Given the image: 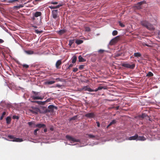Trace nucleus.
<instances>
[{"instance_id":"obj_55","label":"nucleus","mask_w":160,"mask_h":160,"mask_svg":"<svg viewBox=\"0 0 160 160\" xmlns=\"http://www.w3.org/2000/svg\"><path fill=\"white\" fill-rule=\"evenodd\" d=\"M36 3H38L39 2L41 1V0H34Z\"/></svg>"},{"instance_id":"obj_46","label":"nucleus","mask_w":160,"mask_h":160,"mask_svg":"<svg viewBox=\"0 0 160 160\" xmlns=\"http://www.w3.org/2000/svg\"><path fill=\"white\" fill-rule=\"evenodd\" d=\"M78 68H73V71L74 72H77V71H78Z\"/></svg>"},{"instance_id":"obj_6","label":"nucleus","mask_w":160,"mask_h":160,"mask_svg":"<svg viewBox=\"0 0 160 160\" xmlns=\"http://www.w3.org/2000/svg\"><path fill=\"white\" fill-rule=\"evenodd\" d=\"M122 66L127 68H129L132 69L134 68L135 66V65L134 64H130L129 63H124L122 64Z\"/></svg>"},{"instance_id":"obj_62","label":"nucleus","mask_w":160,"mask_h":160,"mask_svg":"<svg viewBox=\"0 0 160 160\" xmlns=\"http://www.w3.org/2000/svg\"><path fill=\"white\" fill-rule=\"evenodd\" d=\"M42 32H43L42 31V30L40 31H39V33H42Z\"/></svg>"},{"instance_id":"obj_25","label":"nucleus","mask_w":160,"mask_h":160,"mask_svg":"<svg viewBox=\"0 0 160 160\" xmlns=\"http://www.w3.org/2000/svg\"><path fill=\"white\" fill-rule=\"evenodd\" d=\"M84 90H85L88 91L89 92L93 91V89H92L89 88H88V87H86V88H84Z\"/></svg>"},{"instance_id":"obj_20","label":"nucleus","mask_w":160,"mask_h":160,"mask_svg":"<svg viewBox=\"0 0 160 160\" xmlns=\"http://www.w3.org/2000/svg\"><path fill=\"white\" fill-rule=\"evenodd\" d=\"M72 63H74L76 62L77 59V57L76 56H74L72 58Z\"/></svg>"},{"instance_id":"obj_41","label":"nucleus","mask_w":160,"mask_h":160,"mask_svg":"<svg viewBox=\"0 0 160 160\" xmlns=\"http://www.w3.org/2000/svg\"><path fill=\"white\" fill-rule=\"evenodd\" d=\"M119 26H120L121 27L123 28L125 27V25L121 22H119Z\"/></svg>"},{"instance_id":"obj_43","label":"nucleus","mask_w":160,"mask_h":160,"mask_svg":"<svg viewBox=\"0 0 160 160\" xmlns=\"http://www.w3.org/2000/svg\"><path fill=\"white\" fill-rule=\"evenodd\" d=\"M22 66L24 68H27L29 67V66L28 65L25 64H23Z\"/></svg>"},{"instance_id":"obj_15","label":"nucleus","mask_w":160,"mask_h":160,"mask_svg":"<svg viewBox=\"0 0 160 160\" xmlns=\"http://www.w3.org/2000/svg\"><path fill=\"white\" fill-rule=\"evenodd\" d=\"M24 52L28 55H32L34 53V51L31 50H25Z\"/></svg>"},{"instance_id":"obj_54","label":"nucleus","mask_w":160,"mask_h":160,"mask_svg":"<svg viewBox=\"0 0 160 160\" xmlns=\"http://www.w3.org/2000/svg\"><path fill=\"white\" fill-rule=\"evenodd\" d=\"M3 42H4V41L1 39H0V43H2Z\"/></svg>"},{"instance_id":"obj_8","label":"nucleus","mask_w":160,"mask_h":160,"mask_svg":"<svg viewBox=\"0 0 160 160\" xmlns=\"http://www.w3.org/2000/svg\"><path fill=\"white\" fill-rule=\"evenodd\" d=\"M119 36H117L115 37L114 38L112 39L110 42V43L112 45L114 44V43H116L119 40Z\"/></svg>"},{"instance_id":"obj_26","label":"nucleus","mask_w":160,"mask_h":160,"mask_svg":"<svg viewBox=\"0 0 160 160\" xmlns=\"http://www.w3.org/2000/svg\"><path fill=\"white\" fill-rule=\"evenodd\" d=\"M146 117H148V116L146 113L142 112V115H141V118H143Z\"/></svg>"},{"instance_id":"obj_21","label":"nucleus","mask_w":160,"mask_h":160,"mask_svg":"<svg viewBox=\"0 0 160 160\" xmlns=\"http://www.w3.org/2000/svg\"><path fill=\"white\" fill-rule=\"evenodd\" d=\"M35 102L36 103H37L38 104H40V105H43L45 104V102H44L35 101H33V102Z\"/></svg>"},{"instance_id":"obj_58","label":"nucleus","mask_w":160,"mask_h":160,"mask_svg":"<svg viewBox=\"0 0 160 160\" xmlns=\"http://www.w3.org/2000/svg\"><path fill=\"white\" fill-rule=\"evenodd\" d=\"M98 90V88H96L95 90H93V92H97Z\"/></svg>"},{"instance_id":"obj_27","label":"nucleus","mask_w":160,"mask_h":160,"mask_svg":"<svg viewBox=\"0 0 160 160\" xmlns=\"http://www.w3.org/2000/svg\"><path fill=\"white\" fill-rule=\"evenodd\" d=\"M23 7V5H20L18 6H15L14 7V9H18L21 8H22Z\"/></svg>"},{"instance_id":"obj_5","label":"nucleus","mask_w":160,"mask_h":160,"mask_svg":"<svg viewBox=\"0 0 160 160\" xmlns=\"http://www.w3.org/2000/svg\"><path fill=\"white\" fill-rule=\"evenodd\" d=\"M8 138L11 139V141L16 142H21L23 141L22 138H19L14 137L13 136L10 135H8Z\"/></svg>"},{"instance_id":"obj_44","label":"nucleus","mask_w":160,"mask_h":160,"mask_svg":"<svg viewBox=\"0 0 160 160\" xmlns=\"http://www.w3.org/2000/svg\"><path fill=\"white\" fill-rule=\"evenodd\" d=\"M73 66V64H71L69 65L68 67L67 68V69H70Z\"/></svg>"},{"instance_id":"obj_42","label":"nucleus","mask_w":160,"mask_h":160,"mask_svg":"<svg viewBox=\"0 0 160 160\" xmlns=\"http://www.w3.org/2000/svg\"><path fill=\"white\" fill-rule=\"evenodd\" d=\"M39 130L38 129H37L34 130V134L35 135H37V132Z\"/></svg>"},{"instance_id":"obj_32","label":"nucleus","mask_w":160,"mask_h":160,"mask_svg":"<svg viewBox=\"0 0 160 160\" xmlns=\"http://www.w3.org/2000/svg\"><path fill=\"white\" fill-rule=\"evenodd\" d=\"M77 119V116H75L70 118V120L72 121V120H75Z\"/></svg>"},{"instance_id":"obj_52","label":"nucleus","mask_w":160,"mask_h":160,"mask_svg":"<svg viewBox=\"0 0 160 160\" xmlns=\"http://www.w3.org/2000/svg\"><path fill=\"white\" fill-rule=\"evenodd\" d=\"M44 128V132H46L47 131V129L46 128V127Z\"/></svg>"},{"instance_id":"obj_38","label":"nucleus","mask_w":160,"mask_h":160,"mask_svg":"<svg viewBox=\"0 0 160 160\" xmlns=\"http://www.w3.org/2000/svg\"><path fill=\"white\" fill-rule=\"evenodd\" d=\"M136 9H140V2H138V6H135Z\"/></svg>"},{"instance_id":"obj_34","label":"nucleus","mask_w":160,"mask_h":160,"mask_svg":"<svg viewBox=\"0 0 160 160\" xmlns=\"http://www.w3.org/2000/svg\"><path fill=\"white\" fill-rule=\"evenodd\" d=\"M87 135L88 136V137L90 138H94L95 137V136L92 134H87Z\"/></svg>"},{"instance_id":"obj_30","label":"nucleus","mask_w":160,"mask_h":160,"mask_svg":"<svg viewBox=\"0 0 160 160\" xmlns=\"http://www.w3.org/2000/svg\"><path fill=\"white\" fill-rule=\"evenodd\" d=\"M118 32L117 30H114L112 32V35L113 36H115L118 34Z\"/></svg>"},{"instance_id":"obj_1","label":"nucleus","mask_w":160,"mask_h":160,"mask_svg":"<svg viewBox=\"0 0 160 160\" xmlns=\"http://www.w3.org/2000/svg\"><path fill=\"white\" fill-rule=\"evenodd\" d=\"M141 24L150 30H154L153 26L146 21H143L141 22Z\"/></svg>"},{"instance_id":"obj_64","label":"nucleus","mask_w":160,"mask_h":160,"mask_svg":"<svg viewBox=\"0 0 160 160\" xmlns=\"http://www.w3.org/2000/svg\"><path fill=\"white\" fill-rule=\"evenodd\" d=\"M146 45L147 46H148V45L147 44H146Z\"/></svg>"},{"instance_id":"obj_60","label":"nucleus","mask_w":160,"mask_h":160,"mask_svg":"<svg viewBox=\"0 0 160 160\" xmlns=\"http://www.w3.org/2000/svg\"><path fill=\"white\" fill-rule=\"evenodd\" d=\"M111 125H109V124L107 126V128H109V127Z\"/></svg>"},{"instance_id":"obj_57","label":"nucleus","mask_w":160,"mask_h":160,"mask_svg":"<svg viewBox=\"0 0 160 160\" xmlns=\"http://www.w3.org/2000/svg\"><path fill=\"white\" fill-rule=\"evenodd\" d=\"M50 130L51 131H53V127H51L50 128Z\"/></svg>"},{"instance_id":"obj_7","label":"nucleus","mask_w":160,"mask_h":160,"mask_svg":"<svg viewBox=\"0 0 160 160\" xmlns=\"http://www.w3.org/2000/svg\"><path fill=\"white\" fill-rule=\"evenodd\" d=\"M52 15L53 18L55 19L59 17L58 15V10H53L52 11Z\"/></svg>"},{"instance_id":"obj_3","label":"nucleus","mask_w":160,"mask_h":160,"mask_svg":"<svg viewBox=\"0 0 160 160\" xmlns=\"http://www.w3.org/2000/svg\"><path fill=\"white\" fill-rule=\"evenodd\" d=\"M48 109H46L43 112H42L40 111V113H46L48 112H52L53 111L54 109L55 108L56 109H57V107L54 106L53 105H50L48 107Z\"/></svg>"},{"instance_id":"obj_18","label":"nucleus","mask_w":160,"mask_h":160,"mask_svg":"<svg viewBox=\"0 0 160 160\" xmlns=\"http://www.w3.org/2000/svg\"><path fill=\"white\" fill-rule=\"evenodd\" d=\"M78 61L80 62H84L86 61V60L84 59L81 55H80L78 57Z\"/></svg>"},{"instance_id":"obj_33","label":"nucleus","mask_w":160,"mask_h":160,"mask_svg":"<svg viewBox=\"0 0 160 160\" xmlns=\"http://www.w3.org/2000/svg\"><path fill=\"white\" fill-rule=\"evenodd\" d=\"M134 57H140V53H135L134 54Z\"/></svg>"},{"instance_id":"obj_45","label":"nucleus","mask_w":160,"mask_h":160,"mask_svg":"<svg viewBox=\"0 0 160 160\" xmlns=\"http://www.w3.org/2000/svg\"><path fill=\"white\" fill-rule=\"evenodd\" d=\"M146 139L143 136H141V141H144Z\"/></svg>"},{"instance_id":"obj_56","label":"nucleus","mask_w":160,"mask_h":160,"mask_svg":"<svg viewBox=\"0 0 160 160\" xmlns=\"http://www.w3.org/2000/svg\"><path fill=\"white\" fill-rule=\"evenodd\" d=\"M13 117L14 118H17V119H18V116H13Z\"/></svg>"},{"instance_id":"obj_29","label":"nucleus","mask_w":160,"mask_h":160,"mask_svg":"<svg viewBox=\"0 0 160 160\" xmlns=\"http://www.w3.org/2000/svg\"><path fill=\"white\" fill-rule=\"evenodd\" d=\"M117 122V121L116 120H112V121L110 122V123H109V125H111L112 124H114L115 123H116Z\"/></svg>"},{"instance_id":"obj_9","label":"nucleus","mask_w":160,"mask_h":160,"mask_svg":"<svg viewBox=\"0 0 160 160\" xmlns=\"http://www.w3.org/2000/svg\"><path fill=\"white\" fill-rule=\"evenodd\" d=\"M49 3L54 4V5H57H57H60V7L64 5V3L63 2H62L61 1H52L49 2Z\"/></svg>"},{"instance_id":"obj_59","label":"nucleus","mask_w":160,"mask_h":160,"mask_svg":"<svg viewBox=\"0 0 160 160\" xmlns=\"http://www.w3.org/2000/svg\"><path fill=\"white\" fill-rule=\"evenodd\" d=\"M56 80H57L59 81H61V79H60L59 78H57L56 79Z\"/></svg>"},{"instance_id":"obj_4","label":"nucleus","mask_w":160,"mask_h":160,"mask_svg":"<svg viewBox=\"0 0 160 160\" xmlns=\"http://www.w3.org/2000/svg\"><path fill=\"white\" fill-rule=\"evenodd\" d=\"M66 137L67 139L70 141L71 143L78 142H79V139H76L69 135H66Z\"/></svg>"},{"instance_id":"obj_51","label":"nucleus","mask_w":160,"mask_h":160,"mask_svg":"<svg viewBox=\"0 0 160 160\" xmlns=\"http://www.w3.org/2000/svg\"><path fill=\"white\" fill-rule=\"evenodd\" d=\"M35 32L37 34L39 33V31L38 30H35Z\"/></svg>"},{"instance_id":"obj_28","label":"nucleus","mask_w":160,"mask_h":160,"mask_svg":"<svg viewBox=\"0 0 160 160\" xmlns=\"http://www.w3.org/2000/svg\"><path fill=\"white\" fill-rule=\"evenodd\" d=\"M153 74L152 72H149L147 74V76L149 77H151L152 76H153Z\"/></svg>"},{"instance_id":"obj_37","label":"nucleus","mask_w":160,"mask_h":160,"mask_svg":"<svg viewBox=\"0 0 160 160\" xmlns=\"http://www.w3.org/2000/svg\"><path fill=\"white\" fill-rule=\"evenodd\" d=\"M74 40H71L69 41V45L71 46L72 45V44L74 43Z\"/></svg>"},{"instance_id":"obj_36","label":"nucleus","mask_w":160,"mask_h":160,"mask_svg":"<svg viewBox=\"0 0 160 160\" xmlns=\"http://www.w3.org/2000/svg\"><path fill=\"white\" fill-rule=\"evenodd\" d=\"M5 114H6V112H3L2 116L0 117V119L1 120L2 119L4 116H5Z\"/></svg>"},{"instance_id":"obj_61","label":"nucleus","mask_w":160,"mask_h":160,"mask_svg":"<svg viewBox=\"0 0 160 160\" xmlns=\"http://www.w3.org/2000/svg\"><path fill=\"white\" fill-rule=\"evenodd\" d=\"M143 1L141 2H140L141 5L143 3Z\"/></svg>"},{"instance_id":"obj_23","label":"nucleus","mask_w":160,"mask_h":160,"mask_svg":"<svg viewBox=\"0 0 160 160\" xmlns=\"http://www.w3.org/2000/svg\"><path fill=\"white\" fill-rule=\"evenodd\" d=\"M55 82L54 81H50L46 82H45V83L47 84L50 85L54 84Z\"/></svg>"},{"instance_id":"obj_17","label":"nucleus","mask_w":160,"mask_h":160,"mask_svg":"<svg viewBox=\"0 0 160 160\" xmlns=\"http://www.w3.org/2000/svg\"><path fill=\"white\" fill-rule=\"evenodd\" d=\"M42 15V13L40 12H36L34 15V16L35 17H38L39 16H40Z\"/></svg>"},{"instance_id":"obj_49","label":"nucleus","mask_w":160,"mask_h":160,"mask_svg":"<svg viewBox=\"0 0 160 160\" xmlns=\"http://www.w3.org/2000/svg\"><path fill=\"white\" fill-rule=\"evenodd\" d=\"M97 126L98 127H99L100 126V124L98 122H97Z\"/></svg>"},{"instance_id":"obj_24","label":"nucleus","mask_w":160,"mask_h":160,"mask_svg":"<svg viewBox=\"0 0 160 160\" xmlns=\"http://www.w3.org/2000/svg\"><path fill=\"white\" fill-rule=\"evenodd\" d=\"M6 122L7 124H9L11 122V118L9 117H8L6 118Z\"/></svg>"},{"instance_id":"obj_13","label":"nucleus","mask_w":160,"mask_h":160,"mask_svg":"<svg viewBox=\"0 0 160 160\" xmlns=\"http://www.w3.org/2000/svg\"><path fill=\"white\" fill-rule=\"evenodd\" d=\"M138 137V135L137 134H135L134 136L129 137L128 139L129 140H135Z\"/></svg>"},{"instance_id":"obj_53","label":"nucleus","mask_w":160,"mask_h":160,"mask_svg":"<svg viewBox=\"0 0 160 160\" xmlns=\"http://www.w3.org/2000/svg\"><path fill=\"white\" fill-rule=\"evenodd\" d=\"M17 1V0H13L10 1L9 2L12 3L15 1Z\"/></svg>"},{"instance_id":"obj_22","label":"nucleus","mask_w":160,"mask_h":160,"mask_svg":"<svg viewBox=\"0 0 160 160\" xmlns=\"http://www.w3.org/2000/svg\"><path fill=\"white\" fill-rule=\"evenodd\" d=\"M83 41L82 40L77 39L76 40L75 42L78 45L80 44L83 43Z\"/></svg>"},{"instance_id":"obj_50","label":"nucleus","mask_w":160,"mask_h":160,"mask_svg":"<svg viewBox=\"0 0 160 160\" xmlns=\"http://www.w3.org/2000/svg\"><path fill=\"white\" fill-rule=\"evenodd\" d=\"M28 124L29 126H31L33 124V122H28Z\"/></svg>"},{"instance_id":"obj_16","label":"nucleus","mask_w":160,"mask_h":160,"mask_svg":"<svg viewBox=\"0 0 160 160\" xmlns=\"http://www.w3.org/2000/svg\"><path fill=\"white\" fill-rule=\"evenodd\" d=\"M66 32V30L65 29H62L58 31L57 32L58 34L61 35Z\"/></svg>"},{"instance_id":"obj_31","label":"nucleus","mask_w":160,"mask_h":160,"mask_svg":"<svg viewBox=\"0 0 160 160\" xmlns=\"http://www.w3.org/2000/svg\"><path fill=\"white\" fill-rule=\"evenodd\" d=\"M102 89H106V87L103 86H99L98 88V90H101Z\"/></svg>"},{"instance_id":"obj_10","label":"nucleus","mask_w":160,"mask_h":160,"mask_svg":"<svg viewBox=\"0 0 160 160\" xmlns=\"http://www.w3.org/2000/svg\"><path fill=\"white\" fill-rule=\"evenodd\" d=\"M95 115L94 113L91 112L86 114L85 115V116L89 118H94Z\"/></svg>"},{"instance_id":"obj_47","label":"nucleus","mask_w":160,"mask_h":160,"mask_svg":"<svg viewBox=\"0 0 160 160\" xmlns=\"http://www.w3.org/2000/svg\"><path fill=\"white\" fill-rule=\"evenodd\" d=\"M51 99L50 98H48L44 102H45V103L47 102H49L50 101Z\"/></svg>"},{"instance_id":"obj_35","label":"nucleus","mask_w":160,"mask_h":160,"mask_svg":"<svg viewBox=\"0 0 160 160\" xmlns=\"http://www.w3.org/2000/svg\"><path fill=\"white\" fill-rule=\"evenodd\" d=\"M122 53H116L115 55V57L116 58L121 56Z\"/></svg>"},{"instance_id":"obj_14","label":"nucleus","mask_w":160,"mask_h":160,"mask_svg":"<svg viewBox=\"0 0 160 160\" xmlns=\"http://www.w3.org/2000/svg\"><path fill=\"white\" fill-rule=\"evenodd\" d=\"M39 110V109L38 108H36L35 109L33 110H30V111L33 114H37L38 113Z\"/></svg>"},{"instance_id":"obj_48","label":"nucleus","mask_w":160,"mask_h":160,"mask_svg":"<svg viewBox=\"0 0 160 160\" xmlns=\"http://www.w3.org/2000/svg\"><path fill=\"white\" fill-rule=\"evenodd\" d=\"M86 31L88 32H89L90 31V29L89 28L87 27L86 28Z\"/></svg>"},{"instance_id":"obj_40","label":"nucleus","mask_w":160,"mask_h":160,"mask_svg":"<svg viewBox=\"0 0 160 160\" xmlns=\"http://www.w3.org/2000/svg\"><path fill=\"white\" fill-rule=\"evenodd\" d=\"M85 65H81L79 66V69L80 70H82L83 68Z\"/></svg>"},{"instance_id":"obj_12","label":"nucleus","mask_w":160,"mask_h":160,"mask_svg":"<svg viewBox=\"0 0 160 160\" xmlns=\"http://www.w3.org/2000/svg\"><path fill=\"white\" fill-rule=\"evenodd\" d=\"M36 127H38L39 128H45L46 127L45 124H43L38 123L35 125Z\"/></svg>"},{"instance_id":"obj_19","label":"nucleus","mask_w":160,"mask_h":160,"mask_svg":"<svg viewBox=\"0 0 160 160\" xmlns=\"http://www.w3.org/2000/svg\"><path fill=\"white\" fill-rule=\"evenodd\" d=\"M60 5H57L56 6H49L48 7L49 8H50L51 9H56V8H59L60 7Z\"/></svg>"},{"instance_id":"obj_2","label":"nucleus","mask_w":160,"mask_h":160,"mask_svg":"<svg viewBox=\"0 0 160 160\" xmlns=\"http://www.w3.org/2000/svg\"><path fill=\"white\" fill-rule=\"evenodd\" d=\"M32 93L34 94V95L32 96V98L33 100H42L44 98V96H39V92L32 91Z\"/></svg>"},{"instance_id":"obj_39","label":"nucleus","mask_w":160,"mask_h":160,"mask_svg":"<svg viewBox=\"0 0 160 160\" xmlns=\"http://www.w3.org/2000/svg\"><path fill=\"white\" fill-rule=\"evenodd\" d=\"M105 51L104 50L101 49L98 50V52L102 54Z\"/></svg>"},{"instance_id":"obj_11","label":"nucleus","mask_w":160,"mask_h":160,"mask_svg":"<svg viewBox=\"0 0 160 160\" xmlns=\"http://www.w3.org/2000/svg\"><path fill=\"white\" fill-rule=\"evenodd\" d=\"M62 61L61 60H59L57 61L56 63V67L57 69H59L60 68V66L62 64Z\"/></svg>"},{"instance_id":"obj_63","label":"nucleus","mask_w":160,"mask_h":160,"mask_svg":"<svg viewBox=\"0 0 160 160\" xmlns=\"http://www.w3.org/2000/svg\"><path fill=\"white\" fill-rule=\"evenodd\" d=\"M34 28H37V26H34Z\"/></svg>"}]
</instances>
